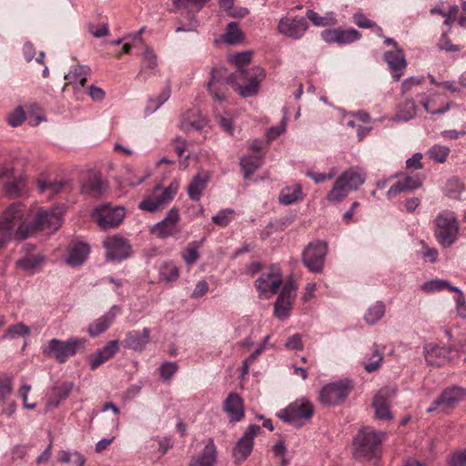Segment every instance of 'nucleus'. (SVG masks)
Returning <instances> with one entry per match:
<instances>
[{
    "label": "nucleus",
    "instance_id": "obj_1",
    "mask_svg": "<svg viewBox=\"0 0 466 466\" xmlns=\"http://www.w3.org/2000/svg\"><path fill=\"white\" fill-rule=\"evenodd\" d=\"M18 229L15 231V238L23 239L27 238L34 230L55 232L62 225V210L58 208L51 210H45L42 208L26 209Z\"/></svg>",
    "mask_w": 466,
    "mask_h": 466
},
{
    "label": "nucleus",
    "instance_id": "obj_2",
    "mask_svg": "<svg viewBox=\"0 0 466 466\" xmlns=\"http://www.w3.org/2000/svg\"><path fill=\"white\" fill-rule=\"evenodd\" d=\"M385 437L382 431L364 426L360 429L353 440V456L358 460H371L380 455L381 441Z\"/></svg>",
    "mask_w": 466,
    "mask_h": 466
},
{
    "label": "nucleus",
    "instance_id": "obj_3",
    "mask_svg": "<svg viewBox=\"0 0 466 466\" xmlns=\"http://www.w3.org/2000/svg\"><path fill=\"white\" fill-rule=\"evenodd\" d=\"M236 91L242 97H252L258 95L261 82L266 78V71L259 66L249 69H238Z\"/></svg>",
    "mask_w": 466,
    "mask_h": 466
},
{
    "label": "nucleus",
    "instance_id": "obj_4",
    "mask_svg": "<svg viewBox=\"0 0 466 466\" xmlns=\"http://www.w3.org/2000/svg\"><path fill=\"white\" fill-rule=\"evenodd\" d=\"M459 224L455 215L450 211H442L435 218L434 236L443 248L451 247L457 240Z\"/></svg>",
    "mask_w": 466,
    "mask_h": 466
},
{
    "label": "nucleus",
    "instance_id": "obj_5",
    "mask_svg": "<svg viewBox=\"0 0 466 466\" xmlns=\"http://www.w3.org/2000/svg\"><path fill=\"white\" fill-rule=\"evenodd\" d=\"M209 75L207 89L213 99L219 102L226 100L228 85L236 90L237 74H229L227 68L221 66L213 67Z\"/></svg>",
    "mask_w": 466,
    "mask_h": 466
},
{
    "label": "nucleus",
    "instance_id": "obj_6",
    "mask_svg": "<svg viewBox=\"0 0 466 466\" xmlns=\"http://www.w3.org/2000/svg\"><path fill=\"white\" fill-rule=\"evenodd\" d=\"M314 414V406L307 398H299L278 413V417L296 428L302 427Z\"/></svg>",
    "mask_w": 466,
    "mask_h": 466
},
{
    "label": "nucleus",
    "instance_id": "obj_7",
    "mask_svg": "<svg viewBox=\"0 0 466 466\" xmlns=\"http://www.w3.org/2000/svg\"><path fill=\"white\" fill-rule=\"evenodd\" d=\"M352 390L353 383L349 379L330 382L320 389L318 400L324 406H338L347 400Z\"/></svg>",
    "mask_w": 466,
    "mask_h": 466
},
{
    "label": "nucleus",
    "instance_id": "obj_8",
    "mask_svg": "<svg viewBox=\"0 0 466 466\" xmlns=\"http://www.w3.org/2000/svg\"><path fill=\"white\" fill-rule=\"evenodd\" d=\"M85 344L86 339H84L71 338L66 341L52 339L48 345L43 349V353L46 357L54 358L58 362L64 363L69 357L83 350Z\"/></svg>",
    "mask_w": 466,
    "mask_h": 466
},
{
    "label": "nucleus",
    "instance_id": "obj_9",
    "mask_svg": "<svg viewBox=\"0 0 466 466\" xmlns=\"http://www.w3.org/2000/svg\"><path fill=\"white\" fill-rule=\"evenodd\" d=\"M178 189V183L173 181L168 187L162 188L160 186H156L152 193L147 196L139 204L138 208L141 210L147 212H156L167 204H168L177 195Z\"/></svg>",
    "mask_w": 466,
    "mask_h": 466
},
{
    "label": "nucleus",
    "instance_id": "obj_10",
    "mask_svg": "<svg viewBox=\"0 0 466 466\" xmlns=\"http://www.w3.org/2000/svg\"><path fill=\"white\" fill-rule=\"evenodd\" d=\"M327 254L328 244L321 240H315L305 247L301 260L309 272L319 274L323 271Z\"/></svg>",
    "mask_w": 466,
    "mask_h": 466
},
{
    "label": "nucleus",
    "instance_id": "obj_11",
    "mask_svg": "<svg viewBox=\"0 0 466 466\" xmlns=\"http://www.w3.org/2000/svg\"><path fill=\"white\" fill-rule=\"evenodd\" d=\"M24 205L20 202L9 206L0 218V248L11 238L15 228H19L25 213Z\"/></svg>",
    "mask_w": 466,
    "mask_h": 466
},
{
    "label": "nucleus",
    "instance_id": "obj_12",
    "mask_svg": "<svg viewBox=\"0 0 466 466\" xmlns=\"http://www.w3.org/2000/svg\"><path fill=\"white\" fill-rule=\"evenodd\" d=\"M466 397V390L460 386L444 389L427 409L428 413L440 411L450 413Z\"/></svg>",
    "mask_w": 466,
    "mask_h": 466
},
{
    "label": "nucleus",
    "instance_id": "obj_13",
    "mask_svg": "<svg viewBox=\"0 0 466 466\" xmlns=\"http://www.w3.org/2000/svg\"><path fill=\"white\" fill-rule=\"evenodd\" d=\"M0 182L5 192L14 198L27 195L25 177L13 167H6L0 172Z\"/></svg>",
    "mask_w": 466,
    "mask_h": 466
},
{
    "label": "nucleus",
    "instance_id": "obj_14",
    "mask_svg": "<svg viewBox=\"0 0 466 466\" xmlns=\"http://www.w3.org/2000/svg\"><path fill=\"white\" fill-rule=\"evenodd\" d=\"M309 28L307 18L302 16H283L278 24V32L294 40L300 39Z\"/></svg>",
    "mask_w": 466,
    "mask_h": 466
},
{
    "label": "nucleus",
    "instance_id": "obj_15",
    "mask_svg": "<svg viewBox=\"0 0 466 466\" xmlns=\"http://www.w3.org/2000/svg\"><path fill=\"white\" fill-rule=\"evenodd\" d=\"M260 427L256 424L249 425L243 436L233 448L232 455L235 461L239 464L250 455L254 446V437L260 432Z\"/></svg>",
    "mask_w": 466,
    "mask_h": 466
},
{
    "label": "nucleus",
    "instance_id": "obj_16",
    "mask_svg": "<svg viewBox=\"0 0 466 466\" xmlns=\"http://www.w3.org/2000/svg\"><path fill=\"white\" fill-rule=\"evenodd\" d=\"M396 390L385 387L380 389L373 398L372 406L375 417L380 420H391L392 413L390 410L389 400L394 396Z\"/></svg>",
    "mask_w": 466,
    "mask_h": 466
},
{
    "label": "nucleus",
    "instance_id": "obj_17",
    "mask_svg": "<svg viewBox=\"0 0 466 466\" xmlns=\"http://www.w3.org/2000/svg\"><path fill=\"white\" fill-rule=\"evenodd\" d=\"M293 284H285L274 305V316L285 319L289 316L292 302L296 296Z\"/></svg>",
    "mask_w": 466,
    "mask_h": 466
},
{
    "label": "nucleus",
    "instance_id": "obj_18",
    "mask_svg": "<svg viewBox=\"0 0 466 466\" xmlns=\"http://www.w3.org/2000/svg\"><path fill=\"white\" fill-rule=\"evenodd\" d=\"M321 37L327 43H337L346 45L353 43L361 37V34L354 29H343L341 27L326 29L321 33Z\"/></svg>",
    "mask_w": 466,
    "mask_h": 466
},
{
    "label": "nucleus",
    "instance_id": "obj_19",
    "mask_svg": "<svg viewBox=\"0 0 466 466\" xmlns=\"http://www.w3.org/2000/svg\"><path fill=\"white\" fill-rule=\"evenodd\" d=\"M92 217L102 230H108L116 226V208L109 204L97 207Z\"/></svg>",
    "mask_w": 466,
    "mask_h": 466
},
{
    "label": "nucleus",
    "instance_id": "obj_20",
    "mask_svg": "<svg viewBox=\"0 0 466 466\" xmlns=\"http://www.w3.org/2000/svg\"><path fill=\"white\" fill-rule=\"evenodd\" d=\"M223 410L228 414L230 422L240 421L245 415L243 399L239 394L230 392L224 400Z\"/></svg>",
    "mask_w": 466,
    "mask_h": 466
},
{
    "label": "nucleus",
    "instance_id": "obj_21",
    "mask_svg": "<svg viewBox=\"0 0 466 466\" xmlns=\"http://www.w3.org/2000/svg\"><path fill=\"white\" fill-rule=\"evenodd\" d=\"M218 450L213 439H208L200 454L192 456L187 466H216Z\"/></svg>",
    "mask_w": 466,
    "mask_h": 466
},
{
    "label": "nucleus",
    "instance_id": "obj_22",
    "mask_svg": "<svg viewBox=\"0 0 466 466\" xmlns=\"http://www.w3.org/2000/svg\"><path fill=\"white\" fill-rule=\"evenodd\" d=\"M384 59L391 71L392 77L396 81H399L407 66L403 50L401 48H396L393 51H387L384 54Z\"/></svg>",
    "mask_w": 466,
    "mask_h": 466
},
{
    "label": "nucleus",
    "instance_id": "obj_23",
    "mask_svg": "<svg viewBox=\"0 0 466 466\" xmlns=\"http://www.w3.org/2000/svg\"><path fill=\"white\" fill-rule=\"evenodd\" d=\"M281 284L282 279L279 270H271L268 273H264L255 281L257 289L261 293L268 291L276 293L280 288Z\"/></svg>",
    "mask_w": 466,
    "mask_h": 466
},
{
    "label": "nucleus",
    "instance_id": "obj_24",
    "mask_svg": "<svg viewBox=\"0 0 466 466\" xmlns=\"http://www.w3.org/2000/svg\"><path fill=\"white\" fill-rule=\"evenodd\" d=\"M339 179L343 181L351 191H356L366 181V173L360 167H351L343 171L339 176Z\"/></svg>",
    "mask_w": 466,
    "mask_h": 466
},
{
    "label": "nucleus",
    "instance_id": "obj_25",
    "mask_svg": "<svg viewBox=\"0 0 466 466\" xmlns=\"http://www.w3.org/2000/svg\"><path fill=\"white\" fill-rule=\"evenodd\" d=\"M421 185L422 179L420 176H406L403 180L397 181L390 187L387 197L389 199L393 198L401 192L419 188Z\"/></svg>",
    "mask_w": 466,
    "mask_h": 466
},
{
    "label": "nucleus",
    "instance_id": "obj_26",
    "mask_svg": "<svg viewBox=\"0 0 466 466\" xmlns=\"http://www.w3.org/2000/svg\"><path fill=\"white\" fill-rule=\"evenodd\" d=\"M209 179L210 176L208 172L204 170L193 177L187 189V195L191 200L198 201L200 199Z\"/></svg>",
    "mask_w": 466,
    "mask_h": 466
},
{
    "label": "nucleus",
    "instance_id": "obj_27",
    "mask_svg": "<svg viewBox=\"0 0 466 466\" xmlns=\"http://www.w3.org/2000/svg\"><path fill=\"white\" fill-rule=\"evenodd\" d=\"M450 351L444 347L435 344H427L424 346V357L427 363L431 366L440 367L445 363Z\"/></svg>",
    "mask_w": 466,
    "mask_h": 466
},
{
    "label": "nucleus",
    "instance_id": "obj_28",
    "mask_svg": "<svg viewBox=\"0 0 466 466\" xmlns=\"http://www.w3.org/2000/svg\"><path fill=\"white\" fill-rule=\"evenodd\" d=\"M90 253V248L87 244L79 242L75 244L69 250L66 262L73 267L83 264Z\"/></svg>",
    "mask_w": 466,
    "mask_h": 466
},
{
    "label": "nucleus",
    "instance_id": "obj_29",
    "mask_svg": "<svg viewBox=\"0 0 466 466\" xmlns=\"http://www.w3.org/2000/svg\"><path fill=\"white\" fill-rule=\"evenodd\" d=\"M150 330L144 329L142 331L133 330L128 332L124 341L125 347L135 350H141L149 340Z\"/></svg>",
    "mask_w": 466,
    "mask_h": 466
},
{
    "label": "nucleus",
    "instance_id": "obj_30",
    "mask_svg": "<svg viewBox=\"0 0 466 466\" xmlns=\"http://www.w3.org/2000/svg\"><path fill=\"white\" fill-rule=\"evenodd\" d=\"M116 351V340L110 341L102 350H98L97 353L89 358V364L91 370H96L102 363L112 358Z\"/></svg>",
    "mask_w": 466,
    "mask_h": 466
},
{
    "label": "nucleus",
    "instance_id": "obj_31",
    "mask_svg": "<svg viewBox=\"0 0 466 466\" xmlns=\"http://www.w3.org/2000/svg\"><path fill=\"white\" fill-rule=\"evenodd\" d=\"M350 191L349 187L338 177L331 189L327 194L326 199L329 203H340L348 197Z\"/></svg>",
    "mask_w": 466,
    "mask_h": 466
},
{
    "label": "nucleus",
    "instance_id": "obj_32",
    "mask_svg": "<svg viewBox=\"0 0 466 466\" xmlns=\"http://www.w3.org/2000/svg\"><path fill=\"white\" fill-rule=\"evenodd\" d=\"M223 38L227 44L236 45L243 41L244 34L237 22H230L227 25Z\"/></svg>",
    "mask_w": 466,
    "mask_h": 466
},
{
    "label": "nucleus",
    "instance_id": "obj_33",
    "mask_svg": "<svg viewBox=\"0 0 466 466\" xmlns=\"http://www.w3.org/2000/svg\"><path fill=\"white\" fill-rule=\"evenodd\" d=\"M261 165V157L248 156L242 157L240 159V167L244 174V178L248 179Z\"/></svg>",
    "mask_w": 466,
    "mask_h": 466
},
{
    "label": "nucleus",
    "instance_id": "obj_34",
    "mask_svg": "<svg viewBox=\"0 0 466 466\" xmlns=\"http://www.w3.org/2000/svg\"><path fill=\"white\" fill-rule=\"evenodd\" d=\"M386 307L382 301L372 304L364 315V319L369 325L376 324L385 315Z\"/></svg>",
    "mask_w": 466,
    "mask_h": 466
},
{
    "label": "nucleus",
    "instance_id": "obj_35",
    "mask_svg": "<svg viewBox=\"0 0 466 466\" xmlns=\"http://www.w3.org/2000/svg\"><path fill=\"white\" fill-rule=\"evenodd\" d=\"M301 195V187L299 185L286 187L281 189L279 200L281 204L290 205L296 202Z\"/></svg>",
    "mask_w": 466,
    "mask_h": 466
},
{
    "label": "nucleus",
    "instance_id": "obj_36",
    "mask_svg": "<svg viewBox=\"0 0 466 466\" xmlns=\"http://www.w3.org/2000/svg\"><path fill=\"white\" fill-rule=\"evenodd\" d=\"M90 68L86 66H77L66 76V79L68 83L79 84L84 86L86 82V76L89 74Z\"/></svg>",
    "mask_w": 466,
    "mask_h": 466
},
{
    "label": "nucleus",
    "instance_id": "obj_37",
    "mask_svg": "<svg viewBox=\"0 0 466 466\" xmlns=\"http://www.w3.org/2000/svg\"><path fill=\"white\" fill-rule=\"evenodd\" d=\"M103 189V183L99 176L92 175L83 184L82 191L86 194L96 197L101 194Z\"/></svg>",
    "mask_w": 466,
    "mask_h": 466
},
{
    "label": "nucleus",
    "instance_id": "obj_38",
    "mask_svg": "<svg viewBox=\"0 0 466 466\" xmlns=\"http://www.w3.org/2000/svg\"><path fill=\"white\" fill-rule=\"evenodd\" d=\"M157 57L154 51L148 46L146 47L143 54V60L141 64V70L139 72V76H142L143 74L148 70H157Z\"/></svg>",
    "mask_w": 466,
    "mask_h": 466
},
{
    "label": "nucleus",
    "instance_id": "obj_39",
    "mask_svg": "<svg viewBox=\"0 0 466 466\" xmlns=\"http://www.w3.org/2000/svg\"><path fill=\"white\" fill-rule=\"evenodd\" d=\"M58 461L65 464L71 463L74 466H84L86 463V458L78 451H59Z\"/></svg>",
    "mask_w": 466,
    "mask_h": 466
},
{
    "label": "nucleus",
    "instance_id": "obj_40",
    "mask_svg": "<svg viewBox=\"0 0 466 466\" xmlns=\"http://www.w3.org/2000/svg\"><path fill=\"white\" fill-rule=\"evenodd\" d=\"M152 232L159 238H167L178 232L177 226L167 222L165 218L152 228Z\"/></svg>",
    "mask_w": 466,
    "mask_h": 466
},
{
    "label": "nucleus",
    "instance_id": "obj_41",
    "mask_svg": "<svg viewBox=\"0 0 466 466\" xmlns=\"http://www.w3.org/2000/svg\"><path fill=\"white\" fill-rule=\"evenodd\" d=\"M200 243L193 241L187 244L182 252V258L187 265H193L199 258Z\"/></svg>",
    "mask_w": 466,
    "mask_h": 466
},
{
    "label": "nucleus",
    "instance_id": "obj_42",
    "mask_svg": "<svg viewBox=\"0 0 466 466\" xmlns=\"http://www.w3.org/2000/svg\"><path fill=\"white\" fill-rule=\"evenodd\" d=\"M112 318L107 316H103L97 319H96L88 328V333L92 337L98 336L109 327L112 323Z\"/></svg>",
    "mask_w": 466,
    "mask_h": 466
},
{
    "label": "nucleus",
    "instance_id": "obj_43",
    "mask_svg": "<svg viewBox=\"0 0 466 466\" xmlns=\"http://www.w3.org/2000/svg\"><path fill=\"white\" fill-rule=\"evenodd\" d=\"M383 360V354L380 351L377 344L373 345V351L369 359V361L364 363V369L367 372L371 373L376 371Z\"/></svg>",
    "mask_w": 466,
    "mask_h": 466
},
{
    "label": "nucleus",
    "instance_id": "obj_44",
    "mask_svg": "<svg viewBox=\"0 0 466 466\" xmlns=\"http://www.w3.org/2000/svg\"><path fill=\"white\" fill-rule=\"evenodd\" d=\"M253 57V51L247 50L231 54L228 56V61L238 66V69H243L242 67L248 65Z\"/></svg>",
    "mask_w": 466,
    "mask_h": 466
},
{
    "label": "nucleus",
    "instance_id": "obj_45",
    "mask_svg": "<svg viewBox=\"0 0 466 466\" xmlns=\"http://www.w3.org/2000/svg\"><path fill=\"white\" fill-rule=\"evenodd\" d=\"M37 185L41 193H48L49 196L59 193L64 187V183L61 181L38 180Z\"/></svg>",
    "mask_w": 466,
    "mask_h": 466
},
{
    "label": "nucleus",
    "instance_id": "obj_46",
    "mask_svg": "<svg viewBox=\"0 0 466 466\" xmlns=\"http://www.w3.org/2000/svg\"><path fill=\"white\" fill-rule=\"evenodd\" d=\"M450 152L451 150L448 147L434 145L429 149L428 155L431 159H433L438 163H444L447 160Z\"/></svg>",
    "mask_w": 466,
    "mask_h": 466
},
{
    "label": "nucleus",
    "instance_id": "obj_47",
    "mask_svg": "<svg viewBox=\"0 0 466 466\" xmlns=\"http://www.w3.org/2000/svg\"><path fill=\"white\" fill-rule=\"evenodd\" d=\"M179 276V268L172 262L165 263L160 268V277L166 281L176 280Z\"/></svg>",
    "mask_w": 466,
    "mask_h": 466
},
{
    "label": "nucleus",
    "instance_id": "obj_48",
    "mask_svg": "<svg viewBox=\"0 0 466 466\" xmlns=\"http://www.w3.org/2000/svg\"><path fill=\"white\" fill-rule=\"evenodd\" d=\"M417 106L413 100H407L401 106L399 112V117L404 121H408L414 117L416 115Z\"/></svg>",
    "mask_w": 466,
    "mask_h": 466
},
{
    "label": "nucleus",
    "instance_id": "obj_49",
    "mask_svg": "<svg viewBox=\"0 0 466 466\" xmlns=\"http://www.w3.org/2000/svg\"><path fill=\"white\" fill-rule=\"evenodd\" d=\"M41 259L35 257H25L16 262L17 267L22 270L32 274L35 268L41 263Z\"/></svg>",
    "mask_w": 466,
    "mask_h": 466
},
{
    "label": "nucleus",
    "instance_id": "obj_50",
    "mask_svg": "<svg viewBox=\"0 0 466 466\" xmlns=\"http://www.w3.org/2000/svg\"><path fill=\"white\" fill-rule=\"evenodd\" d=\"M103 246L106 249V258L107 261H113L116 255V237L110 236L106 237L103 242Z\"/></svg>",
    "mask_w": 466,
    "mask_h": 466
},
{
    "label": "nucleus",
    "instance_id": "obj_51",
    "mask_svg": "<svg viewBox=\"0 0 466 466\" xmlns=\"http://www.w3.org/2000/svg\"><path fill=\"white\" fill-rule=\"evenodd\" d=\"M450 287H451V285L447 280L432 279L425 282L421 288L426 292H433L442 290L444 289H450Z\"/></svg>",
    "mask_w": 466,
    "mask_h": 466
},
{
    "label": "nucleus",
    "instance_id": "obj_52",
    "mask_svg": "<svg viewBox=\"0 0 466 466\" xmlns=\"http://www.w3.org/2000/svg\"><path fill=\"white\" fill-rule=\"evenodd\" d=\"M178 366L173 361H165L159 367L160 377L163 380L167 381L177 371Z\"/></svg>",
    "mask_w": 466,
    "mask_h": 466
},
{
    "label": "nucleus",
    "instance_id": "obj_53",
    "mask_svg": "<svg viewBox=\"0 0 466 466\" xmlns=\"http://www.w3.org/2000/svg\"><path fill=\"white\" fill-rule=\"evenodd\" d=\"M232 209L220 210L217 215L212 217V222L219 227H226L230 221L229 214H232Z\"/></svg>",
    "mask_w": 466,
    "mask_h": 466
},
{
    "label": "nucleus",
    "instance_id": "obj_54",
    "mask_svg": "<svg viewBox=\"0 0 466 466\" xmlns=\"http://www.w3.org/2000/svg\"><path fill=\"white\" fill-rule=\"evenodd\" d=\"M132 254L131 245L123 238L118 237V260L126 259Z\"/></svg>",
    "mask_w": 466,
    "mask_h": 466
},
{
    "label": "nucleus",
    "instance_id": "obj_55",
    "mask_svg": "<svg viewBox=\"0 0 466 466\" xmlns=\"http://www.w3.org/2000/svg\"><path fill=\"white\" fill-rule=\"evenodd\" d=\"M438 47L441 50H445L447 52H457L461 50L460 46L451 44V39L449 38L447 34L441 35L438 43Z\"/></svg>",
    "mask_w": 466,
    "mask_h": 466
},
{
    "label": "nucleus",
    "instance_id": "obj_56",
    "mask_svg": "<svg viewBox=\"0 0 466 466\" xmlns=\"http://www.w3.org/2000/svg\"><path fill=\"white\" fill-rule=\"evenodd\" d=\"M25 120V112L22 107H17L7 117V122L11 127H18Z\"/></svg>",
    "mask_w": 466,
    "mask_h": 466
},
{
    "label": "nucleus",
    "instance_id": "obj_57",
    "mask_svg": "<svg viewBox=\"0 0 466 466\" xmlns=\"http://www.w3.org/2000/svg\"><path fill=\"white\" fill-rule=\"evenodd\" d=\"M13 390V379L11 377L0 378V398L5 399Z\"/></svg>",
    "mask_w": 466,
    "mask_h": 466
},
{
    "label": "nucleus",
    "instance_id": "obj_58",
    "mask_svg": "<svg viewBox=\"0 0 466 466\" xmlns=\"http://www.w3.org/2000/svg\"><path fill=\"white\" fill-rule=\"evenodd\" d=\"M422 106H423L424 109L431 114H444L451 108V102L447 101V102L443 103L438 108H431V102L428 99H424L422 102Z\"/></svg>",
    "mask_w": 466,
    "mask_h": 466
},
{
    "label": "nucleus",
    "instance_id": "obj_59",
    "mask_svg": "<svg viewBox=\"0 0 466 466\" xmlns=\"http://www.w3.org/2000/svg\"><path fill=\"white\" fill-rule=\"evenodd\" d=\"M30 332V329L25 325L19 323L17 325H15L7 330L6 336H9L11 338L20 337V336H25L28 335Z\"/></svg>",
    "mask_w": 466,
    "mask_h": 466
},
{
    "label": "nucleus",
    "instance_id": "obj_60",
    "mask_svg": "<svg viewBox=\"0 0 466 466\" xmlns=\"http://www.w3.org/2000/svg\"><path fill=\"white\" fill-rule=\"evenodd\" d=\"M285 347L289 350H303V343H302V338L301 335L299 333H296L286 340Z\"/></svg>",
    "mask_w": 466,
    "mask_h": 466
},
{
    "label": "nucleus",
    "instance_id": "obj_61",
    "mask_svg": "<svg viewBox=\"0 0 466 466\" xmlns=\"http://www.w3.org/2000/svg\"><path fill=\"white\" fill-rule=\"evenodd\" d=\"M354 23L360 28H371L376 25V24L366 17L365 15L361 13L353 15Z\"/></svg>",
    "mask_w": 466,
    "mask_h": 466
},
{
    "label": "nucleus",
    "instance_id": "obj_62",
    "mask_svg": "<svg viewBox=\"0 0 466 466\" xmlns=\"http://www.w3.org/2000/svg\"><path fill=\"white\" fill-rule=\"evenodd\" d=\"M306 15V18L310 20L315 25L325 26L329 24L327 17L320 16L318 13H316L313 10H309Z\"/></svg>",
    "mask_w": 466,
    "mask_h": 466
},
{
    "label": "nucleus",
    "instance_id": "obj_63",
    "mask_svg": "<svg viewBox=\"0 0 466 466\" xmlns=\"http://www.w3.org/2000/svg\"><path fill=\"white\" fill-rule=\"evenodd\" d=\"M170 96V87L167 86L157 97V100H151L153 105L151 106V108L153 110L157 109L161 105H163Z\"/></svg>",
    "mask_w": 466,
    "mask_h": 466
},
{
    "label": "nucleus",
    "instance_id": "obj_64",
    "mask_svg": "<svg viewBox=\"0 0 466 466\" xmlns=\"http://www.w3.org/2000/svg\"><path fill=\"white\" fill-rule=\"evenodd\" d=\"M450 466H466V451L454 453L451 458Z\"/></svg>",
    "mask_w": 466,
    "mask_h": 466
}]
</instances>
